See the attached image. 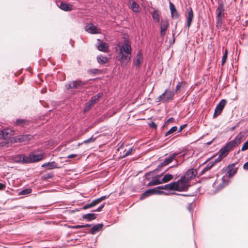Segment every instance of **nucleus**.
Returning a JSON list of instances; mask_svg holds the SVG:
<instances>
[{
    "mask_svg": "<svg viewBox=\"0 0 248 248\" xmlns=\"http://www.w3.org/2000/svg\"><path fill=\"white\" fill-rule=\"evenodd\" d=\"M119 50L116 58L121 64L128 62L131 59L132 49L131 43L128 40H124V44L119 46Z\"/></svg>",
    "mask_w": 248,
    "mask_h": 248,
    "instance_id": "f257e3e1",
    "label": "nucleus"
},
{
    "mask_svg": "<svg viewBox=\"0 0 248 248\" xmlns=\"http://www.w3.org/2000/svg\"><path fill=\"white\" fill-rule=\"evenodd\" d=\"M218 7L216 10V14H217V27H220L221 26L222 23V20L223 18L224 17V3L222 1H218Z\"/></svg>",
    "mask_w": 248,
    "mask_h": 248,
    "instance_id": "f03ea898",
    "label": "nucleus"
},
{
    "mask_svg": "<svg viewBox=\"0 0 248 248\" xmlns=\"http://www.w3.org/2000/svg\"><path fill=\"white\" fill-rule=\"evenodd\" d=\"M174 93L169 89H166L165 92L156 98V102H168L173 100Z\"/></svg>",
    "mask_w": 248,
    "mask_h": 248,
    "instance_id": "7ed1b4c3",
    "label": "nucleus"
},
{
    "mask_svg": "<svg viewBox=\"0 0 248 248\" xmlns=\"http://www.w3.org/2000/svg\"><path fill=\"white\" fill-rule=\"evenodd\" d=\"M177 183L176 191H186L189 186V182L182 176L180 179L176 182Z\"/></svg>",
    "mask_w": 248,
    "mask_h": 248,
    "instance_id": "20e7f679",
    "label": "nucleus"
},
{
    "mask_svg": "<svg viewBox=\"0 0 248 248\" xmlns=\"http://www.w3.org/2000/svg\"><path fill=\"white\" fill-rule=\"evenodd\" d=\"M86 84V82L78 80L69 82L68 84L65 85V88L68 90L72 89L81 90Z\"/></svg>",
    "mask_w": 248,
    "mask_h": 248,
    "instance_id": "39448f33",
    "label": "nucleus"
},
{
    "mask_svg": "<svg viewBox=\"0 0 248 248\" xmlns=\"http://www.w3.org/2000/svg\"><path fill=\"white\" fill-rule=\"evenodd\" d=\"M242 138V136L240 134L237 135L233 140L226 143L225 145L226 148L230 151L233 148L237 146L241 143Z\"/></svg>",
    "mask_w": 248,
    "mask_h": 248,
    "instance_id": "423d86ee",
    "label": "nucleus"
},
{
    "mask_svg": "<svg viewBox=\"0 0 248 248\" xmlns=\"http://www.w3.org/2000/svg\"><path fill=\"white\" fill-rule=\"evenodd\" d=\"M164 192L157 190V188H154L152 189H149L146 191H145L144 193H143L140 197V200H142L144 198L147 197L150 195H153V194H162Z\"/></svg>",
    "mask_w": 248,
    "mask_h": 248,
    "instance_id": "0eeeda50",
    "label": "nucleus"
},
{
    "mask_svg": "<svg viewBox=\"0 0 248 248\" xmlns=\"http://www.w3.org/2000/svg\"><path fill=\"white\" fill-rule=\"evenodd\" d=\"M44 156V154L42 153L38 154L37 155L30 154L29 156H27V164L36 162L41 160Z\"/></svg>",
    "mask_w": 248,
    "mask_h": 248,
    "instance_id": "6e6552de",
    "label": "nucleus"
},
{
    "mask_svg": "<svg viewBox=\"0 0 248 248\" xmlns=\"http://www.w3.org/2000/svg\"><path fill=\"white\" fill-rule=\"evenodd\" d=\"M177 155L178 154L177 153L170 154L168 157H166L163 162L158 165L157 167L158 169H160L162 167L166 166L171 163L175 158Z\"/></svg>",
    "mask_w": 248,
    "mask_h": 248,
    "instance_id": "1a4fd4ad",
    "label": "nucleus"
},
{
    "mask_svg": "<svg viewBox=\"0 0 248 248\" xmlns=\"http://www.w3.org/2000/svg\"><path fill=\"white\" fill-rule=\"evenodd\" d=\"M197 174V170L196 169H191L188 170L183 176L184 178H185L186 181L189 182L190 180L193 179Z\"/></svg>",
    "mask_w": 248,
    "mask_h": 248,
    "instance_id": "9d476101",
    "label": "nucleus"
},
{
    "mask_svg": "<svg viewBox=\"0 0 248 248\" xmlns=\"http://www.w3.org/2000/svg\"><path fill=\"white\" fill-rule=\"evenodd\" d=\"M85 30L91 34H98L100 33V30L93 23H89L85 27Z\"/></svg>",
    "mask_w": 248,
    "mask_h": 248,
    "instance_id": "9b49d317",
    "label": "nucleus"
},
{
    "mask_svg": "<svg viewBox=\"0 0 248 248\" xmlns=\"http://www.w3.org/2000/svg\"><path fill=\"white\" fill-rule=\"evenodd\" d=\"M226 104V101L224 99H222L220 102L217 105L214 114V116H217L220 114L224 107Z\"/></svg>",
    "mask_w": 248,
    "mask_h": 248,
    "instance_id": "f8f14e48",
    "label": "nucleus"
},
{
    "mask_svg": "<svg viewBox=\"0 0 248 248\" xmlns=\"http://www.w3.org/2000/svg\"><path fill=\"white\" fill-rule=\"evenodd\" d=\"M13 131L10 129H5L0 131V139H8L13 135Z\"/></svg>",
    "mask_w": 248,
    "mask_h": 248,
    "instance_id": "ddd939ff",
    "label": "nucleus"
},
{
    "mask_svg": "<svg viewBox=\"0 0 248 248\" xmlns=\"http://www.w3.org/2000/svg\"><path fill=\"white\" fill-rule=\"evenodd\" d=\"M237 164V162L233 163L231 164H229L227 166V170H228V176L230 178L232 177L236 172L237 171L238 168H234L235 165Z\"/></svg>",
    "mask_w": 248,
    "mask_h": 248,
    "instance_id": "4468645a",
    "label": "nucleus"
},
{
    "mask_svg": "<svg viewBox=\"0 0 248 248\" xmlns=\"http://www.w3.org/2000/svg\"><path fill=\"white\" fill-rule=\"evenodd\" d=\"M143 61L142 54L141 51L138 52L135 58L133 61V64L137 67L140 66L141 63Z\"/></svg>",
    "mask_w": 248,
    "mask_h": 248,
    "instance_id": "2eb2a0df",
    "label": "nucleus"
},
{
    "mask_svg": "<svg viewBox=\"0 0 248 248\" xmlns=\"http://www.w3.org/2000/svg\"><path fill=\"white\" fill-rule=\"evenodd\" d=\"M194 17V14L192 9L190 7L189 9L187 12V14L186 15V25L188 28H189L192 22L193 19Z\"/></svg>",
    "mask_w": 248,
    "mask_h": 248,
    "instance_id": "dca6fc26",
    "label": "nucleus"
},
{
    "mask_svg": "<svg viewBox=\"0 0 248 248\" xmlns=\"http://www.w3.org/2000/svg\"><path fill=\"white\" fill-rule=\"evenodd\" d=\"M169 6L171 13V17L174 19L178 18L179 15L175 8V5L171 2H170Z\"/></svg>",
    "mask_w": 248,
    "mask_h": 248,
    "instance_id": "f3484780",
    "label": "nucleus"
},
{
    "mask_svg": "<svg viewBox=\"0 0 248 248\" xmlns=\"http://www.w3.org/2000/svg\"><path fill=\"white\" fill-rule=\"evenodd\" d=\"M27 156L24 155H19L16 156L14 158V160L17 163H20L22 164H27Z\"/></svg>",
    "mask_w": 248,
    "mask_h": 248,
    "instance_id": "a211bd4d",
    "label": "nucleus"
},
{
    "mask_svg": "<svg viewBox=\"0 0 248 248\" xmlns=\"http://www.w3.org/2000/svg\"><path fill=\"white\" fill-rule=\"evenodd\" d=\"M169 22L168 20L166 19L165 20H162L161 22V31H160V35L161 36H164L166 33V31L168 29L169 26Z\"/></svg>",
    "mask_w": 248,
    "mask_h": 248,
    "instance_id": "6ab92c4d",
    "label": "nucleus"
},
{
    "mask_svg": "<svg viewBox=\"0 0 248 248\" xmlns=\"http://www.w3.org/2000/svg\"><path fill=\"white\" fill-rule=\"evenodd\" d=\"M98 41L100 42L97 48L99 51L107 52L108 51V45L107 43L101 42L100 39H97Z\"/></svg>",
    "mask_w": 248,
    "mask_h": 248,
    "instance_id": "aec40b11",
    "label": "nucleus"
},
{
    "mask_svg": "<svg viewBox=\"0 0 248 248\" xmlns=\"http://www.w3.org/2000/svg\"><path fill=\"white\" fill-rule=\"evenodd\" d=\"M42 167L43 168H46L47 170H51L58 168V165L55 162L52 161L51 162L44 163L42 165Z\"/></svg>",
    "mask_w": 248,
    "mask_h": 248,
    "instance_id": "412c9836",
    "label": "nucleus"
},
{
    "mask_svg": "<svg viewBox=\"0 0 248 248\" xmlns=\"http://www.w3.org/2000/svg\"><path fill=\"white\" fill-rule=\"evenodd\" d=\"M59 7L61 9L64 11H71L73 10L71 5L65 2H61Z\"/></svg>",
    "mask_w": 248,
    "mask_h": 248,
    "instance_id": "4be33fe9",
    "label": "nucleus"
},
{
    "mask_svg": "<svg viewBox=\"0 0 248 248\" xmlns=\"http://www.w3.org/2000/svg\"><path fill=\"white\" fill-rule=\"evenodd\" d=\"M103 226V224H98L97 225H94L90 230V233L94 234L98 232L99 231L102 229Z\"/></svg>",
    "mask_w": 248,
    "mask_h": 248,
    "instance_id": "5701e85b",
    "label": "nucleus"
},
{
    "mask_svg": "<svg viewBox=\"0 0 248 248\" xmlns=\"http://www.w3.org/2000/svg\"><path fill=\"white\" fill-rule=\"evenodd\" d=\"M103 95V94L102 93H99L93 96L89 102L92 105L94 106V104L99 100V98L102 97Z\"/></svg>",
    "mask_w": 248,
    "mask_h": 248,
    "instance_id": "b1692460",
    "label": "nucleus"
},
{
    "mask_svg": "<svg viewBox=\"0 0 248 248\" xmlns=\"http://www.w3.org/2000/svg\"><path fill=\"white\" fill-rule=\"evenodd\" d=\"M130 8L134 13L139 12L140 9V6L135 0L132 1V3L130 5Z\"/></svg>",
    "mask_w": 248,
    "mask_h": 248,
    "instance_id": "393cba45",
    "label": "nucleus"
},
{
    "mask_svg": "<svg viewBox=\"0 0 248 248\" xmlns=\"http://www.w3.org/2000/svg\"><path fill=\"white\" fill-rule=\"evenodd\" d=\"M84 219H87L88 221H91L96 218V215L93 213H89L84 214L82 216Z\"/></svg>",
    "mask_w": 248,
    "mask_h": 248,
    "instance_id": "a878e982",
    "label": "nucleus"
},
{
    "mask_svg": "<svg viewBox=\"0 0 248 248\" xmlns=\"http://www.w3.org/2000/svg\"><path fill=\"white\" fill-rule=\"evenodd\" d=\"M213 166H214V163H212V162H209L207 165L203 168L201 172L200 173V175H202L205 172L212 168Z\"/></svg>",
    "mask_w": 248,
    "mask_h": 248,
    "instance_id": "bb28decb",
    "label": "nucleus"
},
{
    "mask_svg": "<svg viewBox=\"0 0 248 248\" xmlns=\"http://www.w3.org/2000/svg\"><path fill=\"white\" fill-rule=\"evenodd\" d=\"M97 61L99 63L104 64L107 62L108 59L106 57L101 55L97 57Z\"/></svg>",
    "mask_w": 248,
    "mask_h": 248,
    "instance_id": "cd10ccee",
    "label": "nucleus"
},
{
    "mask_svg": "<svg viewBox=\"0 0 248 248\" xmlns=\"http://www.w3.org/2000/svg\"><path fill=\"white\" fill-rule=\"evenodd\" d=\"M229 152V150L227 149V148H226V146L225 145L224 147H223L222 148L220 149L219 152V155H220V156H222L223 157H224L227 155Z\"/></svg>",
    "mask_w": 248,
    "mask_h": 248,
    "instance_id": "c85d7f7f",
    "label": "nucleus"
},
{
    "mask_svg": "<svg viewBox=\"0 0 248 248\" xmlns=\"http://www.w3.org/2000/svg\"><path fill=\"white\" fill-rule=\"evenodd\" d=\"M153 18L155 21L156 22H159L160 20V15L158 11L155 10L152 14Z\"/></svg>",
    "mask_w": 248,
    "mask_h": 248,
    "instance_id": "c756f323",
    "label": "nucleus"
},
{
    "mask_svg": "<svg viewBox=\"0 0 248 248\" xmlns=\"http://www.w3.org/2000/svg\"><path fill=\"white\" fill-rule=\"evenodd\" d=\"M172 179L173 176L171 174H166L161 179V182H162V183H167Z\"/></svg>",
    "mask_w": 248,
    "mask_h": 248,
    "instance_id": "7c9ffc66",
    "label": "nucleus"
},
{
    "mask_svg": "<svg viewBox=\"0 0 248 248\" xmlns=\"http://www.w3.org/2000/svg\"><path fill=\"white\" fill-rule=\"evenodd\" d=\"M31 139V135H22L20 137H19L18 140L21 142H24V141H26L29 140Z\"/></svg>",
    "mask_w": 248,
    "mask_h": 248,
    "instance_id": "2f4dec72",
    "label": "nucleus"
},
{
    "mask_svg": "<svg viewBox=\"0 0 248 248\" xmlns=\"http://www.w3.org/2000/svg\"><path fill=\"white\" fill-rule=\"evenodd\" d=\"M168 190H175L177 188V183L176 182H173L168 184Z\"/></svg>",
    "mask_w": 248,
    "mask_h": 248,
    "instance_id": "473e14b6",
    "label": "nucleus"
},
{
    "mask_svg": "<svg viewBox=\"0 0 248 248\" xmlns=\"http://www.w3.org/2000/svg\"><path fill=\"white\" fill-rule=\"evenodd\" d=\"M160 176L158 175L156 177H154L152 179V181L154 183L155 185H157L159 184H162V182H161V180H159V178H160Z\"/></svg>",
    "mask_w": 248,
    "mask_h": 248,
    "instance_id": "72a5a7b5",
    "label": "nucleus"
},
{
    "mask_svg": "<svg viewBox=\"0 0 248 248\" xmlns=\"http://www.w3.org/2000/svg\"><path fill=\"white\" fill-rule=\"evenodd\" d=\"M177 130V127L176 126L172 127L168 131H167L165 134V137L169 136V135L172 134Z\"/></svg>",
    "mask_w": 248,
    "mask_h": 248,
    "instance_id": "f704fd0d",
    "label": "nucleus"
},
{
    "mask_svg": "<svg viewBox=\"0 0 248 248\" xmlns=\"http://www.w3.org/2000/svg\"><path fill=\"white\" fill-rule=\"evenodd\" d=\"M31 188H26L23 190H22L20 192V195H28L31 192Z\"/></svg>",
    "mask_w": 248,
    "mask_h": 248,
    "instance_id": "c9c22d12",
    "label": "nucleus"
},
{
    "mask_svg": "<svg viewBox=\"0 0 248 248\" xmlns=\"http://www.w3.org/2000/svg\"><path fill=\"white\" fill-rule=\"evenodd\" d=\"M93 106L91 104V103L88 101L87 103H86L85 108H84V111H89Z\"/></svg>",
    "mask_w": 248,
    "mask_h": 248,
    "instance_id": "e433bc0d",
    "label": "nucleus"
},
{
    "mask_svg": "<svg viewBox=\"0 0 248 248\" xmlns=\"http://www.w3.org/2000/svg\"><path fill=\"white\" fill-rule=\"evenodd\" d=\"M228 51L226 50L222 58L221 64L223 65L226 61L227 58Z\"/></svg>",
    "mask_w": 248,
    "mask_h": 248,
    "instance_id": "4c0bfd02",
    "label": "nucleus"
},
{
    "mask_svg": "<svg viewBox=\"0 0 248 248\" xmlns=\"http://www.w3.org/2000/svg\"><path fill=\"white\" fill-rule=\"evenodd\" d=\"M185 82H179L176 85L175 93H177L179 90H180V88L182 86L183 84H185Z\"/></svg>",
    "mask_w": 248,
    "mask_h": 248,
    "instance_id": "58836bf2",
    "label": "nucleus"
},
{
    "mask_svg": "<svg viewBox=\"0 0 248 248\" xmlns=\"http://www.w3.org/2000/svg\"><path fill=\"white\" fill-rule=\"evenodd\" d=\"M95 140V138H93V136H92L91 138H90L89 139L86 140H85L83 141V143H85V144H88L90 142H93Z\"/></svg>",
    "mask_w": 248,
    "mask_h": 248,
    "instance_id": "ea45409f",
    "label": "nucleus"
},
{
    "mask_svg": "<svg viewBox=\"0 0 248 248\" xmlns=\"http://www.w3.org/2000/svg\"><path fill=\"white\" fill-rule=\"evenodd\" d=\"M53 176V174L52 173H48L44 174L43 176V178L44 179H47L49 178H51Z\"/></svg>",
    "mask_w": 248,
    "mask_h": 248,
    "instance_id": "a19ab883",
    "label": "nucleus"
},
{
    "mask_svg": "<svg viewBox=\"0 0 248 248\" xmlns=\"http://www.w3.org/2000/svg\"><path fill=\"white\" fill-rule=\"evenodd\" d=\"M248 149V140L245 142L241 148V150L243 151H246Z\"/></svg>",
    "mask_w": 248,
    "mask_h": 248,
    "instance_id": "79ce46f5",
    "label": "nucleus"
},
{
    "mask_svg": "<svg viewBox=\"0 0 248 248\" xmlns=\"http://www.w3.org/2000/svg\"><path fill=\"white\" fill-rule=\"evenodd\" d=\"M155 188H157V190H160V189H165L168 190V184H167L164 186H158V187Z\"/></svg>",
    "mask_w": 248,
    "mask_h": 248,
    "instance_id": "37998d69",
    "label": "nucleus"
},
{
    "mask_svg": "<svg viewBox=\"0 0 248 248\" xmlns=\"http://www.w3.org/2000/svg\"><path fill=\"white\" fill-rule=\"evenodd\" d=\"M132 152V148L129 149L126 153L123 155V157H126L130 155Z\"/></svg>",
    "mask_w": 248,
    "mask_h": 248,
    "instance_id": "c03bdc74",
    "label": "nucleus"
},
{
    "mask_svg": "<svg viewBox=\"0 0 248 248\" xmlns=\"http://www.w3.org/2000/svg\"><path fill=\"white\" fill-rule=\"evenodd\" d=\"M224 157L222 156H220V155H219L218 156L217 159H216L213 162H212V163H214V164L220 161Z\"/></svg>",
    "mask_w": 248,
    "mask_h": 248,
    "instance_id": "a18cd8bd",
    "label": "nucleus"
},
{
    "mask_svg": "<svg viewBox=\"0 0 248 248\" xmlns=\"http://www.w3.org/2000/svg\"><path fill=\"white\" fill-rule=\"evenodd\" d=\"M93 207L91 202L90 203H88V204H86V205H85L82 208V209H84V210H85V209H88V208H91Z\"/></svg>",
    "mask_w": 248,
    "mask_h": 248,
    "instance_id": "49530a36",
    "label": "nucleus"
},
{
    "mask_svg": "<svg viewBox=\"0 0 248 248\" xmlns=\"http://www.w3.org/2000/svg\"><path fill=\"white\" fill-rule=\"evenodd\" d=\"M25 122L24 120L17 119L16 121V124L21 125Z\"/></svg>",
    "mask_w": 248,
    "mask_h": 248,
    "instance_id": "de8ad7c7",
    "label": "nucleus"
},
{
    "mask_svg": "<svg viewBox=\"0 0 248 248\" xmlns=\"http://www.w3.org/2000/svg\"><path fill=\"white\" fill-rule=\"evenodd\" d=\"M104 206L105 204H103L101 205L99 207H98L96 210H93V211L99 212L104 208Z\"/></svg>",
    "mask_w": 248,
    "mask_h": 248,
    "instance_id": "09e8293b",
    "label": "nucleus"
},
{
    "mask_svg": "<svg viewBox=\"0 0 248 248\" xmlns=\"http://www.w3.org/2000/svg\"><path fill=\"white\" fill-rule=\"evenodd\" d=\"M109 196V195H105V196H101L99 198L100 200L101 201V202H102V201L108 198Z\"/></svg>",
    "mask_w": 248,
    "mask_h": 248,
    "instance_id": "8fccbe9b",
    "label": "nucleus"
},
{
    "mask_svg": "<svg viewBox=\"0 0 248 248\" xmlns=\"http://www.w3.org/2000/svg\"><path fill=\"white\" fill-rule=\"evenodd\" d=\"M150 126L152 127V128H156V127H157V125L156 124H155V123L152 122H151L150 124H149Z\"/></svg>",
    "mask_w": 248,
    "mask_h": 248,
    "instance_id": "3c124183",
    "label": "nucleus"
},
{
    "mask_svg": "<svg viewBox=\"0 0 248 248\" xmlns=\"http://www.w3.org/2000/svg\"><path fill=\"white\" fill-rule=\"evenodd\" d=\"M77 156V155L76 154H71L67 156V158H73Z\"/></svg>",
    "mask_w": 248,
    "mask_h": 248,
    "instance_id": "603ef678",
    "label": "nucleus"
},
{
    "mask_svg": "<svg viewBox=\"0 0 248 248\" xmlns=\"http://www.w3.org/2000/svg\"><path fill=\"white\" fill-rule=\"evenodd\" d=\"M72 228H75V229L81 228H83V225H78L72 226Z\"/></svg>",
    "mask_w": 248,
    "mask_h": 248,
    "instance_id": "864d4df0",
    "label": "nucleus"
},
{
    "mask_svg": "<svg viewBox=\"0 0 248 248\" xmlns=\"http://www.w3.org/2000/svg\"><path fill=\"white\" fill-rule=\"evenodd\" d=\"M186 126V124H185L184 125H182L181 126H180V128H179V131L178 132H181V131Z\"/></svg>",
    "mask_w": 248,
    "mask_h": 248,
    "instance_id": "5fc2aeb1",
    "label": "nucleus"
},
{
    "mask_svg": "<svg viewBox=\"0 0 248 248\" xmlns=\"http://www.w3.org/2000/svg\"><path fill=\"white\" fill-rule=\"evenodd\" d=\"M243 168L245 170H248V161L244 164Z\"/></svg>",
    "mask_w": 248,
    "mask_h": 248,
    "instance_id": "6e6d98bb",
    "label": "nucleus"
},
{
    "mask_svg": "<svg viewBox=\"0 0 248 248\" xmlns=\"http://www.w3.org/2000/svg\"><path fill=\"white\" fill-rule=\"evenodd\" d=\"M173 120H174V118H172V117H170V118L168 119V120H167L166 123L172 122L173 121Z\"/></svg>",
    "mask_w": 248,
    "mask_h": 248,
    "instance_id": "4d7b16f0",
    "label": "nucleus"
},
{
    "mask_svg": "<svg viewBox=\"0 0 248 248\" xmlns=\"http://www.w3.org/2000/svg\"><path fill=\"white\" fill-rule=\"evenodd\" d=\"M5 187V185L2 183H0V190L3 189Z\"/></svg>",
    "mask_w": 248,
    "mask_h": 248,
    "instance_id": "13d9d810",
    "label": "nucleus"
},
{
    "mask_svg": "<svg viewBox=\"0 0 248 248\" xmlns=\"http://www.w3.org/2000/svg\"><path fill=\"white\" fill-rule=\"evenodd\" d=\"M91 203H92V205H93V206H95L96 205H97V204H96V202H95V200H93V201L91 202Z\"/></svg>",
    "mask_w": 248,
    "mask_h": 248,
    "instance_id": "bf43d9fd",
    "label": "nucleus"
},
{
    "mask_svg": "<svg viewBox=\"0 0 248 248\" xmlns=\"http://www.w3.org/2000/svg\"><path fill=\"white\" fill-rule=\"evenodd\" d=\"M95 201L97 204H98V203H99L101 202V201L100 200L99 198H97V199H95Z\"/></svg>",
    "mask_w": 248,
    "mask_h": 248,
    "instance_id": "052dcab7",
    "label": "nucleus"
},
{
    "mask_svg": "<svg viewBox=\"0 0 248 248\" xmlns=\"http://www.w3.org/2000/svg\"><path fill=\"white\" fill-rule=\"evenodd\" d=\"M95 201L97 204H98V203H99L101 202V201L100 200L99 198H97V199H95Z\"/></svg>",
    "mask_w": 248,
    "mask_h": 248,
    "instance_id": "680f3d73",
    "label": "nucleus"
},
{
    "mask_svg": "<svg viewBox=\"0 0 248 248\" xmlns=\"http://www.w3.org/2000/svg\"><path fill=\"white\" fill-rule=\"evenodd\" d=\"M148 186H155L154 183L153 182V181L149 182L148 184Z\"/></svg>",
    "mask_w": 248,
    "mask_h": 248,
    "instance_id": "e2e57ef3",
    "label": "nucleus"
},
{
    "mask_svg": "<svg viewBox=\"0 0 248 248\" xmlns=\"http://www.w3.org/2000/svg\"><path fill=\"white\" fill-rule=\"evenodd\" d=\"M235 127H236V126H232V127L230 128V131H233V130L235 129Z\"/></svg>",
    "mask_w": 248,
    "mask_h": 248,
    "instance_id": "0e129e2a",
    "label": "nucleus"
},
{
    "mask_svg": "<svg viewBox=\"0 0 248 248\" xmlns=\"http://www.w3.org/2000/svg\"><path fill=\"white\" fill-rule=\"evenodd\" d=\"M83 225V228L84 227H89L91 226V224H86V225Z\"/></svg>",
    "mask_w": 248,
    "mask_h": 248,
    "instance_id": "69168bd1",
    "label": "nucleus"
},
{
    "mask_svg": "<svg viewBox=\"0 0 248 248\" xmlns=\"http://www.w3.org/2000/svg\"><path fill=\"white\" fill-rule=\"evenodd\" d=\"M151 173V172H149L148 173H146V176L150 175V174Z\"/></svg>",
    "mask_w": 248,
    "mask_h": 248,
    "instance_id": "338daca9",
    "label": "nucleus"
},
{
    "mask_svg": "<svg viewBox=\"0 0 248 248\" xmlns=\"http://www.w3.org/2000/svg\"><path fill=\"white\" fill-rule=\"evenodd\" d=\"M82 143H83V142H82V143H79L78 144V146H80V145H81Z\"/></svg>",
    "mask_w": 248,
    "mask_h": 248,
    "instance_id": "774afa93",
    "label": "nucleus"
}]
</instances>
